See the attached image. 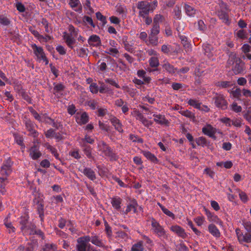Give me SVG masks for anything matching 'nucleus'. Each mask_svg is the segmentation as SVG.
Listing matches in <instances>:
<instances>
[{
  "label": "nucleus",
  "instance_id": "09e8293b",
  "mask_svg": "<svg viewBox=\"0 0 251 251\" xmlns=\"http://www.w3.org/2000/svg\"><path fill=\"white\" fill-rule=\"evenodd\" d=\"M188 103L189 105L199 109H200L201 104V102L195 99H190L188 101Z\"/></svg>",
  "mask_w": 251,
  "mask_h": 251
},
{
  "label": "nucleus",
  "instance_id": "49530a36",
  "mask_svg": "<svg viewBox=\"0 0 251 251\" xmlns=\"http://www.w3.org/2000/svg\"><path fill=\"white\" fill-rule=\"evenodd\" d=\"M57 247L54 244H46L43 248V251H57Z\"/></svg>",
  "mask_w": 251,
  "mask_h": 251
},
{
  "label": "nucleus",
  "instance_id": "052dcab7",
  "mask_svg": "<svg viewBox=\"0 0 251 251\" xmlns=\"http://www.w3.org/2000/svg\"><path fill=\"white\" fill-rule=\"evenodd\" d=\"M29 223L30 222H29L28 216H24L21 217L19 221V223L21 225V226H24Z\"/></svg>",
  "mask_w": 251,
  "mask_h": 251
},
{
  "label": "nucleus",
  "instance_id": "4468645a",
  "mask_svg": "<svg viewBox=\"0 0 251 251\" xmlns=\"http://www.w3.org/2000/svg\"><path fill=\"white\" fill-rule=\"evenodd\" d=\"M73 36L74 35L73 34H67L66 32H64V35L63 36L66 44L71 49H74L73 45L75 42V40Z\"/></svg>",
  "mask_w": 251,
  "mask_h": 251
},
{
  "label": "nucleus",
  "instance_id": "774afa93",
  "mask_svg": "<svg viewBox=\"0 0 251 251\" xmlns=\"http://www.w3.org/2000/svg\"><path fill=\"white\" fill-rule=\"evenodd\" d=\"M160 32V26L156 25L153 24L151 30V33L150 34L156 35L159 34Z\"/></svg>",
  "mask_w": 251,
  "mask_h": 251
},
{
  "label": "nucleus",
  "instance_id": "4c0bfd02",
  "mask_svg": "<svg viewBox=\"0 0 251 251\" xmlns=\"http://www.w3.org/2000/svg\"><path fill=\"white\" fill-rule=\"evenodd\" d=\"M203 50H204V53L208 58H211L213 56L212 52L211 51L212 47L211 46L208 44H203Z\"/></svg>",
  "mask_w": 251,
  "mask_h": 251
},
{
  "label": "nucleus",
  "instance_id": "dca6fc26",
  "mask_svg": "<svg viewBox=\"0 0 251 251\" xmlns=\"http://www.w3.org/2000/svg\"><path fill=\"white\" fill-rule=\"evenodd\" d=\"M69 5L75 12L79 13L82 11V6L79 0H70Z\"/></svg>",
  "mask_w": 251,
  "mask_h": 251
},
{
  "label": "nucleus",
  "instance_id": "6ab92c4d",
  "mask_svg": "<svg viewBox=\"0 0 251 251\" xmlns=\"http://www.w3.org/2000/svg\"><path fill=\"white\" fill-rule=\"evenodd\" d=\"M109 120L116 130L120 133H122L123 132L122 124L120 120L115 116H112L110 118Z\"/></svg>",
  "mask_w": 251,
  "mask_h": 251
},
{
  "label": "nucleus",
  "instance_id": "9d476101",
  "mask_svg": "<svg viewBox=\"0 0 251 251\" xmlns=\"http://www.w3.org/2000/svg\"><path fill=\"white\" fill-rule=\"evenodd\" d=\"M75 118L76 123L80 126L87 124L89 120V116L86 112L82 113L77 112Z\"/></svg>",
  "mask_w": 251,
  "mask_h": 251
},
{
  "label": "nucleus",
  "instance_id": "4d7b16f0",
  "mask_svg": "<svg viewBox=\"0 0 251 251\" xmlns=\"http://www.w3.org/2000/svg\"><path fill=\"white\" fill-rule=\"evenodd\" d=\"M106 53L110 55H111L114 57H116L117 55H119V51L116 48H109L107 49Z\"/></svg>",
  "mask_w": 251,
  "mask_h": 251
},
{
  "label": "nucleus",
  "instance_id": "a211bd4d",
  "mask_svg": "<svg viewBox=\"0 0 251 251\" xmlns=\"http://www.w3.org/2000/svg\"><path fill=\"white\" fill-rule=\"evenodd\" d=\"M79 170L80 171V170ZM81 172L91 180L94 181L96 179L95 172L90 168L84 167L83 170H81Z\"/></svg>",
  "mask_w": 251,
  "mask_h": 251
},
{
  "label": "nucleus",
  "instance_id": "e2e57ef3",
  "mask_svg": "<svg viewBox=\"0 0 251 251\" xmlns=\"http://www.w3.org/2000/svg\"><path fill=\"white\" fill-rule=\"evenodd\" d=\"M206 214L210 221L217 222L219 220L218 217L216 215L212 214V213H211L209 211H206Z\"/></svg>",
  "mask_w": 251,
  "mask_h": 251
},
{
  "label": "nucleus",
  "instance_id": "a19ab883",
  "mask_svg": "<svg viewBox=\"0 0 251 251\" xmlns=\"http://www.w3.org/2000/svg\"><path fill=\"white\" fill-rule=\"evenodd\" d=\"M54 88L53 93L56 95L57 93H60L64 90L65 86L62 83H53Z\"/></svg>",
  "mask_w": 251,
  "mask_h": 251
},
{
  "label": "nucleus",
  "instance_id": "69168bd1",
  "mask_svg": "<svg viewBox=\"0 0 251 251\" xmlns=\"http://www.w3.org/2000/svg\"><path fill=\"white\" fill-rule=\"evenodd\" d=\"M29 31L36 37L39 40H41V38H43V36L42 35H40L39 32L34 29V28L32 27H30L29 28Z\"/></svg>",
  "mask_w": 251,
  "mask_h": 251
},
{
  "label": "nucleus",
  "instance_id": "13d9d810",
  "mask_svg": "<svg viewBox=\"0 0 251 251\" xmlns=\"http://www.w3.org/2000/svg\"><path fill=\"white\" fill-rule=\"evenodd\" d=\"M89 89L90 92L92 94H97L99 91V87L97 84L95 82H92L90 86H89Z\"/></svg>",
  "mask_w": 251,
  "mask_h": 251
},
{
  "label": "nucleus",
  "instance_id": "393cba45",
  "mask_svg": "<svg viewBox=\"0 0 251 251\" xmlns=\"http://www.w3.org/2000/svg\"><path fill=\"white\" fill-rule=\"evenodd\" d=\"M83 148V151L87 157L89 159H94V157L92 154V148L91 146L88 145L84 144V143H82V145H80Z\"/></svg>",
  "mask_w": 251,
  "mask_h": 251
},
{
  "label": "nucleus",
  "instance_id": "473e14b6",
  "mask_svg": "<svg viewBox=\"0 0 251 251\" xmlns=\"http://www.w3.org/2000/svg\"><path fill=\"white\" fill-rule=\"evenodd\" d=\"M195 141L198 145L201 146L202 147H209L210 142L207 140L204 137H200L195 139Z\"/></svg>",
  "mask_w": 251,
  "mask_h": 251
},
{
  "label": "nucleus",
  "instance_id": "37998d69",
  "mask_svg": "<svg viewBox=\"0 0 251 251\" xmlns=\"http://www.w3.org/2000/svg\"><path fill=\"white\" fill-rule=\"evenodd\" d=\"M158 38L157 36L149 34L148 45L150 44L154 46H157L158 45Z\"/></svg>",
  "mask_w": 251,
  "mask_h": 251
},
{
  "label": "nucleus",
  "instance_id": "ea45409f",
  "mask_svg": "<svg viewBox=\"0 0 251 251\" xmlns=\"http://www.w3.org/2000/svg\"><path fill=\"white\" fill-rule=\"evenodd\" d=\"M165 21V17L161 14H156L153 18V24L156 25H159V23Z\"/></svg>",
  "mask_w": 251,
  "mask_h": 251
},
{
  "label": "nucleus",
  "instance_id": "f03ea898",
  "mask_svg": "<svg viewBox=\"0 0 251 251\" xmlns=\"http://www.w3.org/2000/svg\"><path fill=\"white\" fill-rule=\"evenodd\" d=\"M98 150L105 156L109 158L111 161H117L119 158L117 153L113 151L112 149L104 141L101 140L98 142Z\"/></svg>",
  "mask_w": 251,
  "mask_h": 251
},
{
  "label": "nucleus",
  "instance_id": "338daca9",
  "mask_svg": "<svg viewBox=\"0 0 251 251\" xmlns=\"http://www.w3.org/2000/svg\"><path fill=\"white\" fill-rule=\"evenodd\" d=\"M236 35L238 38L242 39H245L247 38V32L243 29H240L238 30L236 32Z\"/></svg>",
  "mask_w": 251,
  "mask_h": 251
},
{
  "label": "nucleus",
  "instance_id": "4be33fe9",
  "mask_svg": "<svg viewBox=\"0 0 251 251\" xmlns=\"http://www.w3.org/2000/svg\"><path fill=\"white\" fill-rule=\"evenodd\" d=\"M135 117L136 119L140 121L145 126L149 127L151 125V123L145 118L143 114L139 111H135Z\"/></svg>",
  "mask_w": 251,
  "mask_h": 251
},
{
  "label": "nucleus",
  "instance_id": "5fc2aeb1",
  "mask_svg": "<svg viewBox=\"0 0 251 251\" xmlns=\"http://www.w3.org/2000/svg\"><path fill=\"white\" fill-rule=\"evenodd\" d=\"M87 105L89 106L91 109L95 110L96 109H97L98 107H97L98 102V101L93 99L91 100H88L86 102Z\"/></svg>",
  "mask_w": 251,
  "mask_h": 251
},
{
  "label": "nucleus",
  "instance_id": "a18cd8bd",
  "mask_svg": "<svg viewBox=\"0 0 251 251\" xmlns=\"http://www.w3.org/2000/svg\"><path fill=\"white\" fill-rule=\"evenodd\" d=\"M105 226V232L108 238H111L112 236V231L111 227L109 225L106 221L104 222Z\"/></svg>",
  "mask_w": 251,
  "mask_h": 251
},
{
  "label": "nucleus",
  "instance_id": "412c9836",
  "mask_svg": "<svg viewBox=\"0 0 251 251\" xmlns=\"http://www.w3.org/2000/svg\"><path fill=\"white\" fill-rule=\"evenodd\" d=\"M202 132L209 137L215 139L216 136L215 134L216 133V130L211 125H209L206 126H204L202 128Z\"/></svg>",
  "mask_w": 251,
  "mask_h": 251
},
{
  "label": "nucleus",
  "instance_id": "e433bc0d",
  "mask_svg": "<svg viewBox=\"0 0 251 251\" xmlns=\"http://www.w3.org/2000/svg\"><path fill=\"white\" fill-rule=\"evenodd\" d=\"M37 205V211L38 214H39V217L40 218L41 221L42 222H44V203H42L40 204H38Z\"/></svg>",
  "mask_w": 251,
  "mask_h": 251
},
{
  "label": "nucleus",
  "instance_id": "aec40b11",
  "mask_svg": "<svg viewBox=\"0 0 251 251\" xmlns=\"http://www.w3.org/2000/svg\"><path fill=\"white\" fill-rule=\"evenodd\" d=\"M29 156L33 160L38 159L41 156V153L36 145H33L29 149Z\"/></svg>",
  "mask_w": 251,
  "mask_h": 251
},
{
  "label": "nucleus",
  "instance_id": "ddd939ff",
  "mask_svg": "<svg viewBox=\"0 0 251 251\" xmlns=\"http://www.w3.org/2000/svg\"><path fill=\"white\" fill-rule=\"evenodd\" d=\"M138 206L137 201L135 199H132L129 200V202L126 206V209L124 211V214H127L129 212L133 211L134 213L137 212V207Z\"/></svg>",
  "mask_w": 251,
  "mask_h": 251
},
{
  "label": "nucleus",
  "instance_id": "f8f14e48",
  "mask_svg": "<svg viewBox=\"0 0 251 251\" xmlns=\"http://www.w3.org/2000/svg\"><path fill=\"white\" fill-rule=\"evenodd\" d=\"M171 231L175 233L178 236L185 239L187 237L188 235L185 232L184 229L178 225L172 226L170 227Z\"/></svg>",
  "mask_w": 251,
  "mask_h": 251
},
{
  "label": "nucleus",
  "instance_id": "c85d7f7f",
  "mask_svg": "<svg viewBox=\"0 0 251 251\" xmlns=\"http://www.w3.org/2000/svg\"><path fill=\"white\" fill-rule=\"evenodd\" d=\"M153 116L154 117V121L156 123L160 125H167L169 124V122L167 120H166L164 117L162 115H156L153 114Z\"/></svg>",
  "mask_w": 251,
  "mask_h": 251
},
{
  "label": "nucleus",
  "instance_id": "3c124183",
  "mask_svg": "<svg viewBox=\"0 0 251 251\" xmlns=\"http://www.w3.org/2000/svg\"><path fill=\"white\" fill-rule=\"evenodd\" d=\"M82 22L85 25L86 24V23H88L93 28H95L96 26L95 24L93 22V21L92 18L90 17H89L88 16L85 15L83 17Z\"/></svg>",
  "mask_w": 251,
  "mask_h": 251
},
{
  "label": "nucleus",
  "instance_id": "5701e85b",
  "mask_svg": "<svg viewBox=\"0 0 251 251\" xmlns=\"http://www.w3.org/2000/svg\"><path fill=\"white\" fill-rule=\"evenodd\" d=\"M122 199L117 196L111 199V203L113 207L118 211H121Z\"/></svg>",
  "mask_w": 251,
  "mask_h": 251
},
{
  "label": "nucleus",
  "instance_id": "7c9ffc66",
  "mask_svg": "<svg viewBox=\"0 0 251 251\" xmlns=\"http://www.w3.org/2000/svg\"><path fill=\"white\" fill-rule=\"evenodd\" d=\"M149 63L151 67L155 68V69H153L152 71H150V72H153L158 70L157 67L159 65V61L157 57H151L149 60Z\"/></svg>",
  "mask_w": 251,
  "mask_h": 251
},
{
  "label": "nucleus",
  "instance_id": "c756f323",
  "mask_svg": "<svg viewBox=\"0 0 251 251\" xmlns=\"http://www.w3.org/2000/svg\"><path fill=\"white\" fill-rule=\"evenodd\" d=\"M142 154L146 157L148 160H150L154 163H157L159 161L157 157L152 153L149 151H142Z\"/></svg>",
  "mask_w": 251,
  "mask_h": 251
},
{
  "label": "nucleus",
  "instance_id": "f3484780",
  "mask_svg": "<svg viewBox=\"0 0 251 251\" xmlns=\"http://www.w3.org/2000/svg\"><path fill=\"white\" fill-rule=\"evenodd\" d=\"M31 48L34 53L39 59H42L46 55L42 47L37 46L35 44H32Z\"/></svg>",
  "mask_w": 251,
  "mask_h": 251
},
{
  "label": "nucleus",
  "instance_id": "cd10ccee",
  "mask_svg": "<svg viewBox=\"0 0 251 251\" xmlns=\"http://www.w3.org/2000/svg\"><path fill=\"white\" fill-rule=\"evenodd\" d=\"M77 244L76 246V250L77 251H89L91 245H88L81 241L77 239Z\"/></svg>",
  "mask_w": 251,
  "mask_h": 251
},
{
  "label": "nucleus",
  "instance_id": "0eeeda50",
  "mask_svg": "<svg viewBox=\"0 0 251 251\" xmlns=\"http://www.w3.org/2000/svg\"><path fill=\"white\" fill-rule=\"evenodd\" d=\"M213 100L217 107L222 110H225L227 108L228 103L223 95L216 94Z\"/></svg>",
  "mask_w": 251,
  "mask_h": 251
},
{
  "label": "nucleus",
  "instance_id": "2f4dec72",
  "mask_svg": "<svg viewBox=\"0 0 251 251\" xmlns=\"http://www.w3.org/2000/svg\"><path fill=\"white\" fill-rule=\"evenodd\" d=\"M74 51L76 52L78 57L81 58H85L88 56V49L84 48L73 49Z\"/></svg>",
  "mask_w": 251,
  "mask_h": 251
},
{
  "label": "nucleus",
  "instance_id": "6e6552de",
  "mask_svg": "<svg viewBox=\"0 0 251 251\" xmlns=\"http://www.w3.org/2000/svg\"><path fill=\"white\" fill-rule=\"evenodd\" d=\"M236 63L232 66V70L236 75L241 74L245 70L244 62L240 58L237 59Z\"/></svg>",
  "mask_w": 251,
  "mask_h": 251
},
{
  "label": "nucleus",
  "instance_id": "79ce46f5",
  "mask_svg": "<svg viewBox=\"0 0 251 251\" xmlns=\"http://www.w3.org/2000/svg\"><path fill=\"white\" fill-rule=\"evenodd\" d=\"M174 18L176 20H180L181 18V10L179 6L176 5L173 10Z\"/></svg>",
  "mask_w": 251,
  "mask_h": 251
},
{
  "label": "nucleus",
  "instance_id": "de8ad7c7",
  "mask_svg": "<svg viewBox=\"0 0 251 251\" xmlns=\"http://www.w3.org/2000/svg\"><path fill=\"white\" fill-rule=\"evenodd\" d=\"M82 143H84L85 145H87V143L93 144L94 143V139L90 136L86 135L84 138L80 139L79 141L80 145H82Z\"/></svg>",
  "mask_w": 251,
  "mask_h": 251
},
{
  "label": "nucleus",
  "instance_id": "bf43d9fd",
  "mask_svg": "<svg viewBox=\"0 0 251 251\" xmlns=\"http://www.w3.org/2000/svg\"><path fill=\"white\" fill-rule=\"evenodd\" d=\"M41 23L43 25H44L45 31L47 33H50L52 32V29L49 27V23L46 19L43 18Z\"/></svg>",
  "mask_w": 251,
  "mask_h": 251
},
{
  "label": "nucleus",
  "instance_id": "7ed1b4c3",
  "mask_svg": "<svg viewBox=\"0 0 251 251\" xmlns=\"http://www.w3.org/2000/svg\"><path fill=\"white\" fill-rule=\"evenodd\" d=\"M220 8L217 10L216 13L219 18L222 20L223 22L229 25V16L228 12L229 11V7L226 3L223 1L219 3Z\"/></svg>",
  "mask_w": 251,
  "mask_h": 251
},
{
  "label": "nucleus",
  "instance_id": "2eb2a0df",
  "mask_svg": "<svg viewBox=\"0 0 251 251\" xmlns=\"http://www.w3.org/2000/svg\"><path fill=\"white\" fill-rule=\"evenodd\" d=\"M88 43L90 46L98 47L101 45V40L98 35L93 34L88 38Z\"/></svg>",
  "mask_w": 251,
  "mask_h": 251
},
{
  "label": "nucleus",
  "instance_id": "c03bdc74",
  "mask_svg": "<svg viewBox=\"0 0 251 251\" xmlns=\"http://www.w3.org/2000/svg\"><path fill=\"white\" fill-rule=\"evenodd\" d=\"M53 120L50 117H49L47 113L42 114V118L40 121V123H43L45 124L50 125L51 123L53 122Z\"/></svg>",
  "mask_w": 251,
  "mask_h": 251
},
{
  "label": "nucleus",
  "instance_id": "a878e982",
  "mask_svg": "<svg viewBox=\"0 0 251 251\" xmlns=\"http://www.w3.org/2000/svg\"><path fill=\"white\" fill-rule=\"evenodd\" d=\"M208 230L214 237L219 238L221 236V233L218 228L214 224H210L208 226Z\"/></svg>",
  "mask_w": 251,
  "mask_h": 251
},
{
  "label": "nucleus",
  "instance_id": "f257e3e1",
  "mask_svg": "<svg viewBox=\"0 0 251 251\" xmlns=\"http://www.w3.org/2000/svg\"><path fill=\"white\" fill-rule=\"evenodd\" d=\"M157 6V1L154 0L149 2L147 0L138 1L137 3V8L139 10V16L145 17L149 15L150 12H152Z\"/></svg>",
  "mask_w": 251,
  "mask_h": 251
},
{
  "label": "nucleus",
  "instance_id": "f704fd0d",
  "mask_svg": "<svg viewBox=\"0 0 251 251\" xmlns=\"http://www.w3.org/2000/svg\"><path fill=\"white\" fill-rule=\"evenodd\" d=\"M184 9L186 14L189 17H194L196 13V10L188 4H185Z\"/></svg>",
  "mask_w": 251,
  "mask_h": 251
},
{
  "label": "nucleus",
  "instance_id": "72a5a7b5",
  "mask_svg": "<svg viewBox=\"0 0 251 251\" xmlns=\"http://www.w3.org/2000/svg\"><path fill=\"white\" fill-rule=\"evenodd\" d=\"M93 236H91V243L99 247H103L104 246V244L102 242L101 240L100 239L98 236L96 235L94 233H92Z\"/></svg>",
  "mask_w": 251,
  "mask_h": 251
},
{
  "label": "nucleus",
  "instance_id": "603ef678",
  "mask_svg": "<svg viewBox=\"0 0 251 251\" xmlns=\"http://www.w3.org/2000/svg\"><path fill=\"white\" fill-rule=\"evenodd\" d=\"M11 23L10 20L4 15H0V24L4 26H8Z\"/></svg>",
  "mask_w": 251,
  "mask_h": 251
},
{
  "label": "nucleus",
  "instance_id": "9b49d317",
  "mask_svg": "<svg viewBox=\"0 0 251 251\" xmlns=\"http://www.w3.org/2000/svg\"><path fill=\"white\" fill-rule=\"evenodd\" d=\"M120 42L122 45H123L125 49L130 52L133 53L134 51V49L132 44H130L128 41V37L126 35L119 37Z\"/></svg>",
  "mask_w": 251,
  "mask_h": 251
},
{
  "label": "nucleus",
  "instance_id": "6e6d98bb",
  "mask_svg": "<svg viewBox=\"0 0 251 251\" xmlns=\"http://www.w3.org/2000/svg\"><path fill=\"white\" fill-rule=\"evenodd\" d=\"M232 83L227 81H219L217 83V86L222 88H226L231 86Z\"/></svg>",
  "mask_w": 251,
  "mask_h": 251
},
{
  "label": "nucleus",
  "instance_id": "bb28decb",
  "mask_svg": "<svg viewBox=\"0 0 251 251\" xmlns=\"http://www.w3.org/2000/svg\"><path fill=\"white\" fill-rule=\"evenodd\" d=\"M236 59H240L237 56L236 53L234 52H231L229 54V58L227 61V66L230 67L231 66H233L236 63Z\"/></svg>",
  "mask_w": 251,
  "mask_h": 251
},
{
  "label": "nucleus",
  "instance_id": "c9c22d12",
  "mask_svg": "<svg viewBox=\"0 0 251 251\" xmlns=\"http://www.w3.org/2000/svg\"><path fill=\"white\" fill-rule=\"evenodd\" d=\"M176 29L177 31L179 32L178 28H177ZM178 36L180 39L181 42L183 44L184 47L185 48H189L191 45L188 41L187 37L185 35H181L180 33H178Z\"/></svg>",
  "mask_w": 251,
  "mask_h": 251
},
{
  "label": "nucleus",
  "instance_id": "b1692460",
  "mask_svg": "<svg viewBox=\"0 0 251 251\" xmlns=\"http://www.w3.org/2000/svg\"><path fill=\"white\" fill-rule=\"evenodd\" d=\"M162 67L167 73L170 74H175L177 70L176 68H175L174 66L171 65L168 61H163Z\"/></svg>",
  "mask_w": 251,
  "mask_h": 251
},
{
  "label": "nucleus",
  "instance_id": "0e129e2a",
  "mask_svg": "<svg viewBox=\"0 0 251 251\" xmlns=\"http://www.w3.org/2000/svg\"><path fill=\"white\" fill-rule=\"evenodd\" d=\"M33 202L36 205L44 203V201L42 196H40V194L36 195L33 200Z\"/></svg>",
  "mask_w": 251,
  "mask_h": 251
},
{
  "label": "nucleus",
  "instance_id": "20e7f679",
  "mask_svg": "<svg viewBox=\"0 0 251 251\" xmlns=\"http://www.w3.org/2000/svg\"><path fill=\"white\" fill-rule=\"evenodd\" d=\"M151 225L152 230L159 238L167 239L168 235L164 227L153 218L151 219Z\"/></svg>",
  "mask_w": 251,
  "mask_h": 251
},
{
  "label": "nucleus",
  "instance_id": "8fccbe9b",
  "mask_svg": "<svg viewBox=\"0 0 251 251\" xmlns=\"http://www.w3.org/2000/svg\"><path fill=\"white\" fill-rule=\"evenodd\" d=\"M179 113H180L182 115L187 117L191 119L194 120L195 119V116L194 113H193L190 111H189L188 110H180L179 111Z\"/></svg>",
  "mask_w": 251,
  "mask_h": 251
},
{
  "label": "nucleus",
  "instance_id": "680f3d73",
  "mask_svg": "<svg viewBox=\"0 0 251 251\" xmlns=\"http://www.w3.org/2000/svg\"><path fill=\"white\" fill-rule=\"evenodd\" d=\"M15 140L17 144L21 147L22 149L25 148V145L24 143V139L22 137L20 136H15Z\"/></svg>",
  "mask_w": 251,
  "mask_h": 251
},
{
  "label": "nucleus",
  "instance_id": "864d4df0",
  "mask_svg": "<svg viewBox=\"0 0 251 251\" xmlns=\"http://www.w3.org/2000/svg\"><path fill=\"white\" fill-rule=\"evenodd\" d=\"M96 16L98 20H100V22H101L102 26L105 25L107 23L106 17L102 15L100 12H97L96 13Z\"/></svg>",
  "mask_w": 251,
  "mask_h": 251
},
{
  "label": "nucleus",
  "instance_id": "39448f33",
  "mask_svg": "<svg viewBox=\"0 0 251 251\" xmlns=\"http://www.w3.org/2000/svg\"><path fill=\"white\" fill-rule=\"evenodd\" d=\"M25 129L29 132L28 135L34 138H36L39 135L38 132L35 129L37 126L33 121L30 119H26L24 121Z\"/></svg>",
  "mask_w": 251,
  "mask_h": 251
},
{
  "label": "nucleus",
  "instance_id": "423d86ee",
  "mask_svg": "<svg viewBox=\"0 0 251 251\" xmlns=\"http://www.w3.org/2000/svg\"><path fill=\"white\" fill-rule=\"evenodd\" d=\"M235 232L238 240L240 244L251 243V232H245L243 233L238 228L236 229Z\"/></svg>",
  "mask_w": 251,
  "mask_h": 251
},
{
  "label": "nucleus",
  "instance_id": "1a4fd4ad",
  "mask_svg": "<svg viewBox=\"0 0 251 251\" xmlns=\"http://www.w3.org/2000/svg\"><path fill=\"white\" fill-rule=\"evenodd\" d=\"M13 164L11 159L8 158L3 162L1 167L0 173L2 175L8 176L11 173V168Z\"/></svg>",
  "mask_w": 251,
  "mask_h": 251
},
{
  "label": "nucleus",
  "instance_id": "58836bf2",
  "mask_svg": "<svg viewBox=\"0 0 251 251\" xmlns=\"http://www.w3.org/2000/svg\"><path fill=\"white\" fill-rule=\"evenodd\" d=\"M144 248L143 242L140 241L134 244L131 247V251H143Z\"/></svg>",
  "mask_w": 251,
  "mask_h": 251
}]
</instances>
